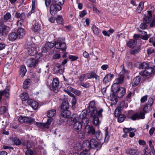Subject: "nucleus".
Wrapping results in <instances>:
<instances>
[{"mask_svg": "<svg viewBox=\"0 0 155 155\" xmlns=\"http://www.w3.org/2000/svg\"><path fill=\"white\" fill-rule=\"evenodd\" d=\"M89 110L90 119L92 120L93 124L95 125L99 126L101 123L99 118H103L102 113L104 109L102 108H97L94 101H91L89 104Z\"/></svg>", "mask_w": 155, "mask_h": 155, "instance_id": "f257e3e1", "label": "nucleus"}, {"mask_svg": "<svg viewBox=\"0 0 155 155\" xmlns=\"http://www.w3.org/2000/svg\"><path fill=\"white\" fill-rule=\"evenodd\" d=\"M56 110L54 109L51 110H49L47 112V115L49 119H48L47 121L45 123H40L36 122V124L37 126L41 128H48L51 123L52 121L53 117L56 114Z\"/></svg>", "mask_w": 155, "mask_h": 155, "instance_id": "f03ea898", "label": "nucleus"}, {"mask_svg": "<svg viewBox=\"0 0 155 155\" xmlns=\"http://www.w3.org/2000/svg\"><path fill=\"white\" fill-rule=\"evenodd\" d=\"M127 117L128 118L133 120L144 119L145 117V114L143 111H141L139 113H135L132 115L131 116L127 115Z\"/></svg>", "mask_w": 155, "mask_h": 155, "instance_id": "7ed1b4c3", "label": "nucleus"}, {"mask_svg": "<svg viewBox=\"0 0 155 155\" xmlns=\"http://www.w3.org/2000/svg\"><path fill=\"white\" fill-rule=\"evenodd\" d=\"M120 108L117 107L115 110L114 115L116 117H118V121L119 123L123 122L126 118V116L124 114H120Z\"/></svg>", "mask_w": 155, "mask_h": 155, "instance_id": "20e7f679", "label": "nucleus"}, {"mask_svg": "<svg viewBox=\"0 0 155 155\" xmlns=\"http://www.w3.org/2000/svg\"><path fill=\"white\" fill-rule=\"evenodd\" d=\"M62 7L60 5L56 4L54 3L50 6V12L51 15H55L59 11L61 10Z\"/></svg>", "mask_w": 155, "mask_h": 155, "instance_id": "39448f33", "label": "nucleus"}, {"mask_svg": "<svg viewBox=\"0 0 155 155\" xmlns=\"http://www.w3.org/2000/svg\"><path fill=\"white\" fill-rule=\"evenodd\" d=\"M61 38H59L55 43V47L59 49H61L62 51H65L66 49V44L65 43L61 41Z\"/></svg>", "mask_w": 155, "mask_h": 155, "instance_id": "423d86ee", "label": "nucleus"}, {"mask_svg": "<svg viewBox=\"0 0 155 155\" xmlns=\"http://www.w3.org/2000/svg\"><path fill=\"white\" fill-rule=\"evenodd\" d=\"M59 82L58 78H54L52 81V87L51 90L55 93H57L59 91Z\"/></svg>", "mask_w": 155, "mask_h": 155, "instance_id": "0eeeda50", "label": "nucleus"}, {"mask_svg": "<svg viewBox=\"0 0 155 155\" xmlns=\"http://www.w3.org/2000/svg\"><path fill=\"white\" fill-rule=\"evenodd\" d=\"M28 54L33 56L36 54L38 52V50L35 44L30 45L28 47Z\"/></svg>", "mask_w": 155, "mask_h": 155, "instance_id": "6e6552de", "label": "nucleus"}, {"mask_svg": "<svg viewBox=\"0 0 155 155\" xmlns=\"http://www.w3.org/2000/svg\"><path fill=\"white\" fill-rule=\"evenodd\" d=\"M153 69L152 67H148L146 68L144 71H141L139 74L140 75L143 76H149L152 73L154 74V73L153 72Z\"/></svg>", "mask_w": 155, "mask_h": 155, "instance_id": "1a4fd4ad", "label": "nucleus"}, {"mask_svg": "<svg viewBox=\"0 0 155 155\" xmlns=\"http://www.w3.org/2000/svg\"><path fill=\"white\" fill-rule=\"evenodd\" d=\"M18 120L21 123L27 122L31 123L35 122V119L28 117L20 116L19 117Z\"/></svg>", "mask_w": 155, "mask_h": 155, "instance_id": "9d476101", "label": "nucleus"}, {"mask_svg": "<svg viewBox=\"0 0 155 155\" xmlns=\"http://www.w3.org/2000/svg\"><path fill=\"white\" fill-rule=\"evenodd\" d=\"M87 114L85 112H82L79 115V118L85 125H87L89 123L88 119L86 117Z\"/></svg>", "mask_w": 155, "mask_h": 155, "instance_id": "9b49d317", "label": "nucleus"}, {"mask_svg": "<svg viewBox=\"0 0 155 155\" xmlns=\"http://www.w3.org/2000/svg\"><path fill=\"white\" fill-rule=\"evenodd\" d=\"M39 61V59L38 58L36 59L34 58H31L28 60L27 64L29 67H35L38 64Z\"/></svg>", "mask_w": 155, "mask_h": 155, "instance_id": "f8f14e48", "label": "nucleus"}, {"mask_svg": "<svg viewBox=\"0 0 155 155\" xmlns=\"http://www.w3.org/2000/svg\"><path fill=\"white\" fill-rule=\"evenodd\" d=\"M64 66L60 64H57L55 65L54 70L57 73L62 74L64 72Z\"/></svg>", "mask_w": 155, "mask_h": 155, "instance_id": "ddd939ff", "label": "nucleus"}, {"mask_svg": "<svg viewBox=\"0 0 155 155\" xmlns=\"http://www.w3.org/2000/svg\"><path fill=\"white\" fill-rule=\"evenodd\" d=\"M28 104L35 110L37 109L38 106V103L35 101L29 99L27 101Z\"/></svg>", "mask_w": 155, "mask_h": 155, "instance_id": "4468645a", "label": "nucleus"}, {"mask_svg": "<svg viewBox=\"0 0 155 155\" xmlns=\"http://www.w3.org/2000/svg\"><path fill=\"white\" fill-rule=\"evenodd\" d=\"M114 77L113 74L109 73L106 75L103 80V82L105 84L108 83L109 81L111 80Z\"/></svg>", "mask_w": 155, "mask_h": 155, "instance_id": "2eb2a0df", "label": "nucleus"}, {"mask_svg": "<svg viewBox=\"0 0 155 155\" xmlns=\"http://www.w3.org/2000/svg\"><path fill=\"white\" fill-rule=\"evenodd\" d=\"M152 12L151 11H147L148 16H145L143 18V22L146 23H149L151 20Z\"/></svg>", "mask_w": 155, "mask_h": 155, "instance_id": "dca6fc26", "label": "nucleus"}, {"mask_svg": "<svg viewBox=\"0 0 155 155\" xmlns=\"http://www.w3.org/2000/svg\"><path fill=\"white\" fill-rule=\"evenodd\" d=\"M8 31L7 29V27L5 25L1 24L0 25V34L3 36H5L7 35Z\"/></svg>", "mask_w": 155, "mask_h": 155, "instance_id": "f3484780", "label": "nucleus"}, {"mask_svg": "<svg viewBox=\"0 0 155 155\" xmlns=\"http://www.w3.org/2000/svg\"><path fill=\"white\" fill-rule=\"evenodd\" d=\"M90 143L91 148H92L97 147L100 145L99 142L95 138H92L90 141Z\"/></svg>", "mask_w": 155, "mask_h": 155, "instance_id": "a211bd4d", "label": "nucleus"}, {"mask_svg": "<svg viewBox=\"0 0 155 155\" xmlns=\"http://www.w3.org/2000/svg\"><path fill=\"white\" fill-rule=\"evenodd\" d=\"M16 33L18 38H23L25 35V30L22 28H18Z\"/></svg>", "mask_w": 155, "mask_h": 155, "instance_id": "6ab92c4d", "label": "nucleus"}, {"mask_svg": "<svg viewBox=\"0 0 155 155\" xmlns=\"http://www.w3.org/2000/svg\"><path fill=\"white\" fill-rule=\"evenodd\" d=\"M9 90L10 88L9 87H7L5 90L3 91H0V100L2 98V95H5L7 98L9 97Z\"/></svg>", "mask_w": 155, "mask_h": 155, "instance_id": "aec40b11", "label": "nucleus"}, {"mask_svg": "<svg viewBox=\"0 0 155 155\" xmlns=\"http://www.w3.org/2000/svg\"><path fill=\"white\" fill-rule=\"evenodd\" d=\"M82 124L80 121H76L74 124V130L77 131H79L82 128Z\"/></svg>", "mask_w": 155, "mask_h": 155, "instance_id": "412c9836", "label": "nucleus"}, {"mask_svg": "<svg viewBox=\"0 0 155 155\" xmlns=\"http://www.w3.org/2000/svg\"><path fill=\"white\" fill-rule=\"evenodd\" d=\"M138 150L137 149L129 148L126 150V153L127 154L131 155H136L137 154Z\"/></svg>", "mask_w": 155, "mask_h": 155, "instance_id": "4be33fe9", "label": "nucleus"}, {"mask_svg": "<svg viewBox=\"0 0 155 155\" xmlns=\"http://www.w3.org/2000/svg\"><path fill=\"white\" fill-rule=\"evenodd\" d=\"M18 38L16 32H13L9 34L8 39L11 41H13Z\"/></svg>", "mask_w": 155, "mask_h": 155, "instance_id": "5701e85b", "label": "nucleus"}, {"mask_svg": "<svg viewBox=\"0 0 155 155\" xmlns=\"http://www.w3.org/2000/svg\"><path fill=\"white\" fill-rule=\"evenodd\" d=\"M126 90L124 87L120 88L116 93L118 97H122L125 93Z\"/></svg>", "mask_w": 155, "mask_h": 155, "instance_id": "b1692460", "label": "nucleus"}, {"mask_svg": "<svg viewBox=\"0 0 155 155\" xmlns=\"http://www.w3.org/2000/svg\"><path fill=\"white\" fill-rule=\"evenodd\" d=\"M141 78L139 76L135 77L133 80L132 82V85L133 87L137 86L140 82Z\"/></svg>", "mask_w": 155, "mask_h": 155, "instance_id": "393cba45", "label": "nucleus"}, {"mask_svg": "<svg viewBox=\"0 0 155 155\" xmlns=\"http://www.w3.org/2000/svg\"><path fill=\"white\" fill-rule=\"evenodd\" d=\"M15 16L17 18H20V20L25 21L26 15L25 14L24 12H22L21 14L18 12H16L15 14Z\"/></svg>", "mask_w": 155, "mask_h": 155, "instance_id": "a878e982", "label": "nucleus"}, {"mask_svg": "<svg viewBox=\"0 0 155 155\" xmlns=\"http://www.w3.org/2000/svg\"><path fill=\"white\" fill-rule=\"evenodd\" d=\"M71 112L68 110H62L61 112V116L64 118H68Z\"/></svg>", "mask_w": 155, "mask_h": 155, "instance_id": "bb28decb", "label": "nucleus"}, {"mask_svg": "<svg viewBox=\"0 0 155 155\" xmlns=\"http://www.w3.org/2000/svg\"><path fill=\"white\" fill-rule=\"evenodd\" d=\"M82 145V147L84 148L86 150H88L91 148L90 141L87 140L84 141Z\"/></svg>", "mask_w": 155, "mask_h": 155, "instance_id": "cd10ccee", "label": "nucleus"}, {"mask_svg": "<svg viewBox=\"0 0 155 155\" xmlns=\"http://www.w3.org/2000/svg\"><path fill=\"white\" fill-rule=\"evenodd\" d=\"M137 42L135 40L133 39L130 40L127 43L128 47L130 48H133L136 45Z\"/></svg>", "mask_w": 155, "mask_h": 155, "instance_id": "c85d7f7f", "label": "nucleus"}, {"mask_svg": "<svg viewBox=\"0 0 155 155\" xmlns=\"http://www.w3.org/2000/svg\"><path fill=\"white\" fill-rule=\"evenodd\" d=\"M124 80V76L123 75H121L117 78H116L114 81V82L119 84L123 83Z\"/></svg>", "mask_w": 155, "mask_h": 155, "instance_id": "c756f323", "label": "nucleus"}, {"mask_svg": "<svg viewBox=\"0 0 155 155\" xmlns=\"http://www.w3.org/2000/svg\"><path fill=\"white\" fill-rule=\"evenodd\" d=\"M26 71V69L25 66L21 65L20 67V73L22 77H23L25 76Z\"/></svg>", "mask_w": 155, "mask_h": 155, "instance_id": "7c9ffc66", "label": "nucleus"}, {"mask_svg": "<svg viewBox=\"0 0 155 155\" xmlns=\"http://www.w3.org/2000/svg\"><path fill=\"white\" fill-rule=\"evenodd\" d=\"M69 107V104L67 101H64L61 105V108L62 110H68Z\"/></svg>", "mask_w": 155, "mask_h": 155, "instance_id": "2f4dec72", "label": "nucleus"}, {"mask_svg": "<svg viewBox=\"0 0 155 155\" xmlns=\"http://www.w3.org/2000/svg\"><path fill=\"white\" fill-rule=\"evenodd\" d=\"M120 88L119 84L114 83L112 86V90L114 93H116Z\"/></svg>", "mask_w": 155, "mask_h": 155, "instance_id": "473e14b6", "label": "nucleus"}, {"mask_svg": "<svg viewBox=\"0 0 155 155\" xmlns=\"http://www.w3.org/2000/svg\"><path fill=\"white\" fill-rule=\"evenodd\" d=\"M33 28L35 32L38 31L40 29V24L35 22L33 25Z\"/></svg>", "mask_w": 155, "mask_h": 155, "instance_id": "72a5a7b5", "label": "nucleus"}, {"mask_svg": "<svg viewBox=\"0 0 155 155\" xmlns=\"http://www.w3.org/2000/svg\"><path fill=\"white\" fill-rule=\"evenodd\" d=\"M91 28L95 35H98L99 32V29L95 25H93Z\"/></svg>", "mask_w": 155, "mask_h": 155, "instance_id": "f704fd0d", "label": "nucleus"}, {"mask_svg": "<svg viewBox=\"0 0 155 155\" xmlns=\"http://www.w3.org/2000/svg\"><path fill=\"white\" fill-rule=\"evenodd\" d=\"M144 8V2H141L137 7V11L138 13H140Z\"/></svg>", "mask_w": 155, "mask_h": 155, "instance_id": "c9c22d12", "label": "nucleus"}, {"mask_svg": "<svg viewBox=\"0 0 155 155\" xmlns=\"http://www.w3.org/2000/svg\"><path fill=\"white\" fill-rule=\"evenodd\" d=\"M128 106V104L127 103H126L124 101H122L120 103L119 106L117 107H119L120 108V110L121 109H122L124 108H127Z\"/></svg>", "mask_w": 155, "mask_h": 155, "instance_id": "e433bc0d", "label": "nucleus"}, {"mask_svg": "<svg viewBox=\"0 0 155 155\" xmlns=\"http://www.w3.org/2000/svg\"><path fill=\"white\" fill-rule=\"evenodd\" d=\"M56 20L58 24L62 25L64 23L63 20L61 16L58 15L56 18Z\"/></svg>", "mask_w": 155, "mask_h": 155, "instance_id": "4c0bfd02", "label": "nucleus"}, {"mask_svg": "<svg viewBox=\"0 0 155 155\" xmlns=\"http://www.w3.org/2000/svg\"><path fill=\"white\" fill-rule=\"evenodd\" d=\"M23 101L27 100L28 98V94L25 92L23 93L20 95Z\"/></svg>", "mask_w": 155, "mask_h": 155, "instance_id": "58836bf2", "label": "nucleus"}, {"mask_svg": "<svg viewBox=\"0 0 155 155\" xmlns=\"http://www.w3.org/2000/svg\"><path fill=\"white\" fill-rule=\"evenodd\" d=\"M12 16L11 14L9 12H7L5 14L3 17L4 19L6 21L11 19Z\"/></svg>", "mask_w": 155, "mask_h": 155, "instance_id": "ea45409f", "label": "nucleus"}, {"mask_svg": "<svg viewBox=\"0 0 155 155\" xmlns=\"http://www.w3.org/2000/svg\"><path fill=\"white\" fill-rule=\"evenodd\" d=\"M30 79H26L23 84V87L25 89L27 88L29 86Z\"/></svg>", "mask_w": 155, "mask_h": 155, "instance_id": "a19ab883", "label": "nucleus"}, {"mask_svg": "<svg viewBox=\"0 0 155 155\" xmlns=\"http://www.w3.org/2000/svg\"><path fill=\"white\" fill-rule=\"evenodd\" d=\"M108 130V128L107 127H106L105 129V137L104 139V141L106 143L108 142L109 140V138L110 137Z\"/></svg>", "mask_w": 155, "mask_h": 155, "instance_id": "79ce46f5", "label": "nucleus"}, {"mask_svg": "<svg viewBox=\"0 0 155 155\" xmlns=\"http://www.w3.org/2000/svg\"><path fill=\"white\" fill-rule=\"evenodd\" d=\"M77 100V97H74L72 98V107L73 109H74L75 107V104H76Z\"/></svg>", "mask_w": 155, "mask_h": 155, "instance_id": "37998d69", "label": "nucleus"}, {"mask_svg": "<svg viewBox=\"0 0 155 155\" xmlns=\"http://www.w3.org/2000/svg\"><path fill=\"white\" fill-rule=\"evenodd\" d=\"M148 67V64L144 62L141 63L139 66V68L141 69H145Z\"/></svg>", "mask_w": 155, "mask_h": 155, "instance_id": "c03bdc74", "label": "nucleus"}, {"mask_svg": "<svg viewBox=\"0 0 155 155\" xmlns=\"http://www.w3.org/2000/svg\"><path fill=\"white\" fill-rule=\"evenodd\" d=\"M152 108V107H150L149 105L146 104L143 108V110L145 112L147 113L150 111Z\"/></svg>", "mask_w": 155, "mask_h": 155, "instance_id": "a18cd8bd", "label": "nucleus"}, {"mask_svg": "<svg viewBox=\"0 0 155 155\" xmlns=\"http://www.w3.org/2000/svg\"><path fill=\"white\" fill-rule=\"evenodd\" d=\"M125 133H130V131L134 130V132L136 131V129H133L131 127L130 128H124L123 129Z\"/></svg>", "mask_w": 155, "mask_h": 155, "instance_id": "49530a36", "label": "nucleus"}, {"mask_svg": "<svg viewBox=\"0 0 155 155\" xmlns=\"http://www.w3.org/2000/svg\"><path fill=\"white\" fill-rule=\"evenodd\" d=\"M45 45L47 48L48 49L52 48L55 45V44L53 43L48 42L46 43Z\"/></svg>", "mask_w": 155, "mask_h": 155, "instance_id": "de8ad7c7", "label": "nucleus"}, {"mask_svg": "<svg viewBox=\"0 0 155 155\" xmlns=\"http://www.w3.org/2000/svg\"><path fill=\"white\" fill-rule=\"evenodd\" d=\"M79 85L81 86H82L83 87L85 88H87L89 87H90V84L88 82H87L85 83L84 82H80Z\"/></svg>", "mask_w": 155, "mask_h": 155, "instance_id": "09e8293b", "label": "nucleus"}, {"mask_svg": "<svg viewBox=\"0 0 155 155\" xmlns=\"http://www.w3.org/2000/svg\"><path fill=\"white\" fill-rule=\"evenodd\" d=\"M96 137L97 139L99 140H101L103 138L102 134L100 132H97L96 133Z\"/></svg>", "mask_w": 155, "mask_h": 155, "instance_id": "8fccbe9b", "label": "nucleus"}, {"mask_svg": "<svg viewBox=\"0 0 155 155\" xmlns=\"http://www.w3.org/2000/svg\"><path fill=\"white\" fill-rule=\"evenodd\" d=\"M147 54L149 55L152 54H155V50L153 48L151 47L147 49Z\"/></svg>", "mask_w": 155, "mask_h": 155, "instance_id": "3c124183", "label": "nucleus"}, {"mask_svg": "<svg viewBox=\"0 0 155 155\" xmlns=\"http://www.w3.org/2000/svg\"><path fill=\"white\" fill-rule=\"evenodd\" d=\"M64 0H54V3L60 5H62L64 2Z\"/></svg>", "mask_w": 155, "mask_h": 155, "instance_id": "603ef678", "label": "nucleus"}, {"mask_svg": "<svg viewBox=\"0 0 155 155\" xmlns=\"http://www.w3.org/2000/svg\"><path fill=\"white\" fill-rule=\"evenodd\" d=\"M140 50V47H137V48L135 49L131 50L130 51V53L132 54H135L138 53Z\"/></svg>", "mask_w": 155, "mask_h": 155, "instance_id": "864d4df0", "label": "nucleus"}, {"mask_svg": "<svg viewBox=\"0 0 155 155\" xmlns=\"http://www.w3.org/2000/svg\"><path fill=\"white\" fill-rule=\"evenodd\" d=\"M88 132L89 133H91L92 134H95V130L92 126L90 127L89 126Z\"/></svg>", "mask_w": 155, "mask_h": 155, "instance_id": "5fc2aeb1", "label": "nucleus"}, {"mask_svg": "<svg viewBox=\"0 0 155 155\" xmlns=\"http://www.w3.org/2000/svg\"><path fill=\"white\" fill-rule=\"evenodd\" d=\"M82 147V145H81L80 143H78L74 147V148L75 150L79 151L81 150Z\"/></svg>", "mask_w": 155, "mask_h": 155, "instance_id": "6e6d98bb", "label": "nucleus"}, {"mask_svg": "<svg viewBox=\"0 0 155 155\" xmlns=\"http://www.w3.org/2000/svg\"><path fill=\"white\" fill-rule=\"evenodd\" d=\"M14 143L16 145H20L21 143V142L20 140L17 137H15L13 140Z\"/></svg>", "mask_w": 155, "mask_h": 155, "instance_id": "4d7b16f0", "label": "nucleus"}, {"mask_svg": "<svg viewBox=\"0 0 155 155\" xmlns=\"http://www.w3.org/2000/svg\"><path fill=\"white\" fill-rule=\"evenodd\" d=\"M78 116L76 114H73L72 117L71 118V121L74 122L77 121V120H78Z\"/></svg>", "mask_w": 155, "mask_h": 155, "instance_id": "13d9d810", "label": "nucleus"}, {"mask_svg": "<svg viewBox=\"0 0 155 155\" xmlns=\"http://www.w3.org/2000/svg\"><path fill=\"white\" fill-rule=\"evenodd\" d=\"M153 98L150 97L148 100L147 103V104L149 105L150 107H152L153 103Z\"/></svg>", "mask_w": 155, "mask_h": 155, "instance_id": "bf43d9fd", "label": "nucleus"}, {"mask_svg": "<svg viewBox=\"0 0 155 155\" xmlns=\"http://www.w3.org/2000/svg\"><path fill=\"white\" fill-rule=\"evenodd\" d=\"M69 58L72 61H74L78 59V56H76L70 55L69 56Z\"/></svg>", "mask_w": 155, "mask_h": 155, "instance_id": "052dcab7", "label": "nucleus"}, {"mask_svg": "<svg viewBox=\"0 0 155 155\" xmlns=\"http://www.w3.org/2000/svg\"><path fill=\"white\" fill-rule=\"evenodd\" d=\"M86 77L85 74H83L81 75L79 78V81L80 82H82L84 81Z\"/></svg>", "mask_w": 155, "mask_h": 155, "instance_id": "680f3d73", "label": "nucleus"}, {"mask_svg": "<svg viewBox=\"0 0 155 155\" xmlns=\"http://www.w3.org/2000/svg\"><path fill=\"white\" fill-rule=\"evenodd\" d=\"M7 109L6 107L5 106L1 107L0 108V113L1 114H3L6 112Z\"/></svg>", "mask_w": 155, "mask_h": 155, "instance_id": "e2e57ef3", "label": "nucleus"}, {"mask_svg": "<svg viewBox=\"0 0 155 155\" xmlns=\"http://www.w3.org/2000/svg\"><path fill=\"white\" fill-rule=\"evenodd\" d=\"M148 96L147 95H145L142 97L140 99L141 102L142 103H144L147 101Z\"/></svg>", "mask_w": 155, "mask_h": 155, "instance_id": "0e129e2a", "label": "nucleus"}, {"mask_svg": "<svg viewBox=\"0 0 155 155\" xmlns=\"http://www.w3.org/2000/svg\"><path fill=\"white\" fill-rule=\"evenodd\" d=\"M127 95L126 97V99L127 100L129 101L131 97V95L132 93L130 91H129L127 92Z\"/></svg>", "mask_w": 155, "mask_h": 155, "instance_id": "69168bd1", "label": "nucleus"}, {"mask_svg": "<svg viewBox=\"0 0 155 155\" xmlns=\"http://www.w3.org/2000/svg\"><path fill=\"white\" fill-rule=\"evenodd\" d=\"M80 155H90V153L88 150H85L80 153Z\"/></svg>", "mask_w": 155, "mask_h": 155, "instance_id": "338daca9", "label": "nucleus"}, {"mask_svg": "<svg viewBox=\"0 0 155 155\" xmlns=\"http://www.w3.org/2000/svg\"><path fill=\"white\" fill-rule=\"evenodd\" d=\"M25 154L26 155H33V152L31 150L28 149L25 152Z\"/></svg>", "mask_w": 155, "mask_h": 155, "instance_id": "774afa93", "label": "nucleus"}]
</instances>
